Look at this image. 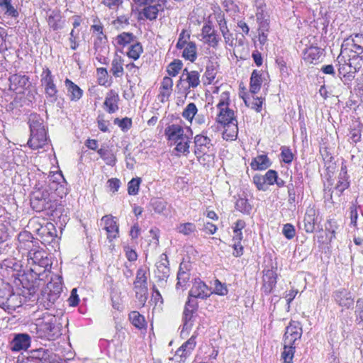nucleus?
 <instances>
[{
    "label": "nucleus",
    "instance_id": "obj_1",
    "mask_svg": "<svg viewBox=\"0 0 363 363\" xmlns=\"http://www.w3.org/2000/svg\"><path fill=\"white\" fill-rule=\"evenodd\" d=\"M30 138L28 145L32 150H39L48 146L47 129L43 119L37 113H31L29 116Z\"/></svg>",
    "mask_w": 363,
    "mask_h": 363
},
{
    "label": "nucleus",
    "instance_id": "obj_2",
    "mask_svg": "<svg viewBox=\"0 0 363 363\" xmlns=\"http://www.w3.org/2000/svg\"><path fill=\"white\" fill-rule=\"evenodd\" d=\"M30 332L35 333L36 337L54 340L60 335V328L57 325V318L48 313H43L35 323L30 325Z\"/></svg>",
    "mask_w": 363,
    "mask_h": 363
},
{
    "label": "nucleus",
    "instance_id": "obj_3",
    "mask_svg": "<svg viewBox=\"0 0 363 363\" xmlns=\"http://www.w3.org/2000/svg\"><path fill=\"white\" fill-rule=\"evenodd\" d=\"M302 333V327L298 322L291 321L286 327L284 338V351L281 353L284 363H293L296 342L301 337Z\"/></svg>",
    "mask_w": 363,
    "mask_h": 363
},
{
    "label": "nucleus",
    "instance_id": "obj_4",
    "mask_svg": "<svg viewBox=\"0 0 363 363\" xmlns=\"http://www.w3.org/2000/svg\"><path fill=\"white\" fill-rule=\"evenodd\" d=\"M57 184L53 182L52 187L41 186L35 189L30 199V205L35 211L40 212L55 208L56 206L55 193L50 191V189L56 188Z\"/></svg>",
    "mask_w": 363,
    "mask_h": 363
},
{
    "label": "nucleus",
    "instance_id": "obj_5",
    "mask_svg": "<svg viewBox=\"0 0 363 363\" xmlns=\"http://www.w3.org/2000/svg\"><path fill=\"white\" fill-rule=\"evenodd\" d=\"M194 152L198 161L205 165L206 159L213 155V145L211 140L203 134L196 135L194 138Z\"/></svg>",
    "mask_w": 363,
    "mask_h": 363
},
{
    "label": "nucleus",
    "instance_id": "obj_6",
    "mask_svg": "<svg viewBox=\"0 0 363 363\" xmlns=\"http://www.w3.org/2000/svg\"><path fill=\"white\" fill-rule=\"evenodd\" d=\"M343 52L337 57V62L339 64V74L342 76L345 80L351 81L354 77V73L359 70L362 67V62L361 58H353L349 55V59L346 60Z\"/></svg>",
    "mask_w": 363,
    "mask_h": 363
},
{
    "label": "nucleus",
    "instance_id": "obj_7",
    "mask_svg": "<svg viewBox=\"0 0 363 363\" xmlns=\"http://www.w3.org/2000/svg\"><path fill=\"white\" fill-rule=\"evenodd\" d=\"M200 74L198 71H189L185 68L182 74L177 82L176 89L178 93L184 94L186 96L191 89H196L200 85Z\"/></svg>",
    "mask_w": 363,
    "mask_h": 363
},
{
    "label": "nucleus",
    "instance_id": "obj_8",
    "mask_svg": "<svg viewBox=\"0 0 363 363\" xmlns=\"http://www.w3.org/2000/svg\"><path fill=\"white\" fill-rule=\"evenodd\" d=\"M147 270L144 268H140L137 271L135 280L133 283L136 298L143 306L145 305L147 299Z\"/></svg>",
    "mask_w": 363,
    "mask_h": 363
},
{
    "label": "nucleus",
    "instance_id": "obj_9",
    "mask_svg": "<svg viewBox=\"0 0 363 363\" xmlns=\"http://www.w3.org/2000/svg\"><path fill=\"white\" fill-rule=\"evenodd\" d=\"M138 6H144L143 14L150 21L155 20L160 11H163L166 0H132Z\"/></svg>",
    "mask_w": 363,
    "mask_h": 363
},
{
    "label": "nucleus",
    "instance_id": "obj_10",
    "mask_svg": "<svg viewBox=\"0 0 363 363\" xmlns=\"http://www.w3.org/2000/svg\"><path fill=\"white\" fill-rule=\"evenodd\" d=\"M41 83L45 89L47 99L51 102L56 101L58 90L54 83V76L52 75L51 71L48 67L43 69L41 74Z\"/></svg>",
    "mask_w": 363,
    "mask_h": 363
},
{
    "label": "nucleus",
    "instance_id": "obj_11",
    "mask_svg": "<svg viewBox=\"0 0 363 363\" xmlns=\"http://www.w3.org/2000/svg\"><path fill=\"white\" fill-rule=\"evenodd\" d=\"M192 133L191 129L184 127L179 124H172L164 130V135L167 139L172 143H177V141L185 139L184 137Z\"/></svg>",
    "mask_w": 363,
    "mask_h": 363
},
{
    "label": "nucleus",
    "instance_id": "obj_12",
    "mask_svg": "<svg viewBox=\"0 0 363 363\" xmlns=\"http://www.w3.org/2000/svg\"><path fill=\"white\" fill-rule=\"evenodd\" d=\"M28 264L31 271L35 272L37 267L45 269L50 266V260L43 250H30L28 253Z\"/></svg>",
    "mask_w": 363,
    "mask_h": 363
},
{
    "label": "nucleus",
    "instance_id": "obj_13",
    "mask_svg": "<svg viewBox=\"0 0 363 363\" xmlns=\"http://www.w3.org/2000/svg\"><path fill=\"white\" fill-rule=\"evenodd\" d=\"M9 88L16 94H24L30 86L28 77L21 74H13L9 77Z\"/></svg>",
    "mask_w": 363,
    "mask_h": 363
},
{
    "label": "nucleus",
    "instance_id": "obj_14",
    "mask_svg": "<svg viewBox=\"0 0 363 363\" xmlns=\"http://www.w3.org/2000/svg\"><path fill=\"white\" fill-rule=\"evenodd\" d=\"M201 36L204 43L214 48L218 45L220 40L210 21L206 22L203 26Z\"/></svg>",
    "mask_w": 363,
    "mask_h": 363
},
{
    "label": "nucleus",
    "instance_id": "obj_15",
    "mask_svg": "<svg viewBox=\"0 0 363 363\" xmlns=\"http://www.w3.org/2000/svg\"><path fill=\"white\" fill-rule=\"evenodd\" d=\"M350 45V55L353 58H361L363 62V35L357 33L347 39Z\"/></svg>",
    "mask_w": 363,
    "mask_h": 363
},
{
    "label": "nucleus",
    "instance_id": "obj_16",
    "mask_svg": "<svg viewBox=\"0 0 363 363\" xmlns=\"http://www.w3.org/2000/svg\"><path fill=\"white\" fill-rule=\"evenodd\" d=\"M104 223V229L106 231L108 239L111 241L118 237L119 230L116 220L111 215H106L101 218Z\"/></svg>",
    "mask_w": 363,
    "mask_h": 363
},
{
    "label": "nucleus",
    "instance_id": "obj_17",
    "mask_svg": "<svg viewBox=\"0 0 363 363\" xmlns=\"http://www.w3.org/2000/svg\"><path fill=\"white\" fill-rule=\"evenodd\" d=\"M30 345V337L28 334L18 333L15 335L10 343V348L12 351L18 352L27 350Z\"/></svg>",
    "mask_w": 363,
    "mask_h": 363
},
{
    "label": "nucleus",
    "instance_id": "obj_18",
    "mask_svg": "<svg viewBox=\"0 0 363 363\" xmlns=\"http://www.w3.org/2000/svg\"><path fill=\"white\" fill-rule=\"evenodd\" d=\"M211 291L206 284L200 280L195 281L189 295L194 298L204 299L210 296Z\"/></svg>",
    "mask_w": 363,
    "mask_h": 363
},
{
    "label": "nucleus",
    "instance_id": "obj_19",
    "mask_svg": "<svg viewBox=\"0 0 363 363\" xmlns=\"http://www.w3.org/2000/svg\"><path fill=\"white\" fill-rule=\"evenodd\" d=\"M197 333L194 334L177 350L174 357H179L180 361H184L187 356L194 350L196 345V338Z\"/></svg>",
    "mask_w": 363,
    "mask_h": 363
},
{
    "label": "nucleus",
    "instance_id": "obj_20",
    "mask_svg": "<svg viewBox=\"0 0 363 363\" xmlns=\"http://www.w3.org/2000/svg\"><path fill=\"white\" fill-rule=\"evenodd\" d=\"M277 274L272 269L264 271L262 291L265 294H270L277 284Z\"/></svg>",
    "mask_w": 363,
    "mask_h": 363
},
{
    "label": "nucleus",
    "instance_id": "obj_21",
    "mask_svg": "<svg viewBox=\"0 0 363 363\" xmlns=\"http://www.w3.org/2000/svg\"><path fill=\"white\" fill-rule=\"evenodd\" d=\"M173 87V80L170 77H164L160 87V93L157 96L158 99L164 103L168 101L171 96Z\"/></svg>",
    "mask_w": 363,
    "mask_h": 363
},
{
    "label": "nucleus",
    "instance_id": "obj_22",
    "mask_svg": "<svg viewBox=\"0 0 363 363\" xmlns=\"http://www.w3.org/2000/svg\"><path fill=\"white\" fill-rule=\"evenodd\" d=\"M52 352L45 348H38L30 351L29 358L34 363H52Z\"/></svg>",
    "mask_w": 363,
    "mask_h": 363
},
{
    "label": "nucleus",
    "instance_id": "obj_23",
    "mask_svg": "<svg viewBox=\"0 0 363 363\" xmlns=\"http://www.w3.org/2000/svg\"><path fill=\"white\" fill-rule=\"evenodd\" d=\"M15 297L10 285L0 281V306H11V298Z\"/></svg>",
    "mask_w": 363,
    "mask_h": 363
},
{
    "label": "nucleus",
    "instance_id": "obj_24",
    "mask_svg": "<svg viewBox=\"0 0 363 363\" xmlns=\"http://www.w3.org/2000/svg\"><path fill=\"white\" fill-rule=\"evenodd\" d=\"M196 311L184 308L183 313V328L181 331V336L185 337L189 335V331L191 330L194 323V313Z\"/></svg>",
    "mask_w": 363,
    "mask_h": 363
},
{
    "label": "nucleus",
    "instance_id": "obj_25",
    "mask_svg": "<svg viewBox=\"0 0 363 363\" xmlns=\"http://www.w3.org/2000/svg\"><path fill=\"white\" fill-rule=\"evenodd\" d=\"M335 301L342 307L350 308L353 306L354 299L350 291L341 289L335 293Z\"/></svg>",
    "mask_w": 363,
    "mask_h": 363
},
{
    "label": "nucleus",
    "instance_id": "obj_26",
    "mask_svg": "<svg viewBox=\"0 0 363 363\" xmlns=\"http://www.w3.org/2000/svg\"><path fill=\"white\" fill-rule=\"evenodd\" d=\"M119 96L118 94L113 91H109L105 98L104 103V108L109 113H113L118 110Z\"/></svg>",
    "mask_w": 363,
    "mask_h": 363
},
{
    "label": "nucleus",
    "instance_id": "obj_27",
    "mask_svg": "<svg viewBox=\"0 0 363 363\" xmlns=\"http://www.w3.org/2000/svg\"><path fill=\"white\" fill-rule=\"evenodd\" d=\"M318 217L313 208H308L305 213L303 223L304 229L307 233H313L315 229Z\"/></svg>",
    "mask_w": 363,
    "mask_h": 363
},
{
    "label": "nucleus",
    "instance_id": "obj_28",
    "mask_svg": "<svg viewBox=\"0 0 363 363\" xmlns=\"http://www.w3.org/2000/svg\"><path fill=\"white\" fill-rule=\"evenodd\" d=\"M48 26L53 30H57L63 27V21L60 11L58 9L51 10L48 13Z\"/></svg>",
    "mask_w": 363,
    "mask_h": 363
},
{
    "label": "nucleus",
    "instance_id": "obj_29",
    "mask_svg": "<svg viewBox=\"0 0 363 363\" xmlns=\"http://www.w3.org/2000/svg\"><path fill=\"white\" fill-rule=\"evenodd\" d=\"M157 276L160 279H164L169 275V267L167 255L162 253L160 257V260L156 264Z\"/></svg>",
    "mask_w": 363,
    "mask_h": 363
},
{
    "label": "nucleus",
    "instance_id": "obj_30",
    "mask_svg": "<svg viewBox=\"0 0 363 363\" xmlns=\"http://www.w3.org/2000/svg\"><path fill=\"white\" fill-rule=\"evenodd\" d=\"M322 55V50L317 46H310L303 51V60L308 63H316L320 56Z\"/></svg>",
    "mask_w": 363,
    "mask_h": 363
},
{
    "label": "nucleus",
    "instance_id": "obj_31",
    "mask_svg": "<svg viewBox=\"0 0 363 363\" xmlns=\"http://www.w3.org/2000/svg\"><path fill=\"white\" fill-rule=\"evenodd\" d=\"M350 186L346 167H342L338 175V181L335 185V191L340 196Z\"/></svg>",
    "mask_w": 363,
    "mask_h": 363
},
{
    "label": "nucleus",
    "instance_id": "obj_32",
    "mask_svg": "<svg viewBox=\"0 0 363 363\" xmlns=\"http://www.w3.org/2000/svg\"><path fill=\"white\" fill-rule=\"evenodd\" d=\"M219 110V113L217 116V121L221 124H228L233 121H237L235 116L234 111L228 108L222 107L218 108Z\"/></svg>",
    "mask_w": 363,
    "mask_h": 363
},
{
    "label": "nucleus",
    "instance_id": "obj_33",
    "mask_svg": "<svg viewBox=\"0 0 363 363\" xmlns=\"http://www.w3.org/2000/svg\"><path fill=\"white\" fill-rule=\"evenodd\" d=\"M271 165V162L267 155H259L254 157L250 163L253 170H264Z\"/></svg>",
    "mask_w": 363,
    "mask_h": 363
},
{
    "label": "nucleus",
    "instance_id": "obj_34",
    "mask_svg": "<svg viewBox=\"0 0 363 363\" xmlns=\"http://www.w3.org/2000/svg\"><path fill=\"white\" fill-rule=\"evenodd\" d=\"M65 85L67 90L69 96L72 101H78L83 94V91L69 79L65 81Z\"/></svg>",
    "mask_w": 363,
    "mask_h": 363
},
{
    "label": "nucleus",
    "instance_id": "obj_35",
    "mask_svg": "<svg viewBox=\"0 0 363 363\" xmlns=\"http://www.w3.org/2000/svg\"><path fill=\"white\" fill-rule=\"evenodd\" d=\"M266 6L257 9L256 18L259 24V28L263 30H269V15L265 9Z\"/></svg>",
    "mask_w": 363,
    "mask_h": 363
},
{
    "label": "nucleus",
    "instance_id": "obj_36",
    "mask_svg": "<svg viewBox=\"0 0 363 363\" xmlns=\"http://www.w3.org/2000/svg\"><path fill=\"white\" fill-rule=\"evenodd\" d=\"M185 139L177 141L175 145V150L178 154L183 155H188L190 153V144L192 138V133L187 136L184 137Z\"/></svg>",
    "mask_w": 363,
    "mask_h": 363
},
{
    "label": "nucleus",
    "instance_id": "obj_37",
    "mask_svg": "<svg viewBox=\"0 0 363 363\" xmlns=\"http://www.w3.org/2000/svg\"><path fill=\"white\" fill-rule=\"evenodd\" d=\"M182 50H183L182 57L191 62L196 61L197 58V47L194 42H189Z\"/></svg>",
    "mask_w": 363,
    "mask_h": 363
},
{
    "label": "nucleus",
    "instance_id": "obj_38",
    "mask_svg": "<svg viewBox=\"0 0 363 363\" xmlns=\"http://www.w3.org/2000/svg\"><path fill=\"white\" fill-rule=\"evenodd\" d=\"M218 65L213 62H210L206 67L203 74L204 83L211 84L213 82L218 72Z\"/></svg>",
    "mask_w": 363,
    "mask_h": 363
},
{
    "label": "nucleus",
    "instance_id": "obj_39",
    "mask_svg": "<svg viewBox=\"0 0 363 363\" xmlns=\"http://www.w3.org/2000/svg\"><path fill=\"white\" fill-rule=\"evenodd\" d=\"M225 130L223 133V138L227 140H234L238 133V121H233L228 124H223Z\"/></svg>",
    "mask_w": 363,
    "mask_h": 363
},
{
    "label": "nucleus",
    "instance_id": "obj_40",
    "mask_svg": "<svg viewBox=\"0 0 363 363\" xmlns=\"http://www.w3.org/2000/svg\"><path fill=\"white\" fill-rule=\"evenodd\" d=\"M262 72L261 71L254 70L251 74L250 77V91L252 94H257L262 85Z\"/></svg>",
    "mask_w": 363,
    "mask_h": 363
},
{
    "label": "nucleus",
    "instance_id": "obj_41",
    "mask_svg": "<svg viewBox=\"0 0 363 363\" xmlns=\"http://www.w3.org/2000/svg\"><path fill=\"white\" fill-rule=\"evenodd\" d=\"M97 153L104 160L107 165L114 166L116 162V157L111 150L106 147H101L97 150Z\"/></svg>",
    "mask_w": 363,
    "mask_h": 363
},
{
    "label": "nucleus",
    "instance_id": "obj_42",
    "mask_svg": "<svg viewBox=\"0 0 363 363\" xmlns=\"http://www.w3.org/2000/svg\"><path fill=\"white\" fill-rule=\"evenodd\" d=\"M135 38L133 33L123 32L117 35L115 42L117 45L125 47L129 44L134 43L135 42Z\"/></svg>",
    "mask_w": 363,
    "mask_h": 363
},
{
    "label": "nucleus",
    "instance_id": "obj_43",
    "mask_svg": "<svg viewBox=\"0 0 363 363\" xmlns=\"http://www.w3.org/2000/svg\"><path fill=\"white\" fill-rule=\"evenodd\" d=\"M111 72L115 77H121L123 74V60L121 57H116L111 62Z\"/></svg>",
    "mask_w": 363,
    "mask_h": 363
},
{
    "label": "nucleus",
    "instance_id": "obj_44",
    "mask_svg": "<svg viewBox=\"0 0 363 363\" xmlns=\"http://www.w3.org/2000/svg\"><path fill=\"white\" fill-rule=\"evenodd\" d=\"M129 319L131 323L137 328L142 329L146 325V322L143 315L138 311H132L129 314Z\"/></svg>",
    "mask_w": 363,
    "mask_h": 363
},
{
    "label": "nucleus",
    "instance_id": "obj_45",
    "mask_svg": "<svg viewBox=\"0 0 363 363\" xmlns=\"http://www.w3.org/2000/svg\"><path fill=\"white\" fill-rule=\"evenodd\" d=\"M0 8L9 16L17 17L18 16L17 9L11 5V0H0Z\"/></svg>",
    "mask_w": 363,
    "mask_h": 363
},
{
    "label": "nucleus",
    "instance_id": "obj_46",
    "mask_svg": "<svg viewBox=\"0 0 363 363\" xmlns=\"http://www.w3.org/2000/svg\"><path fill=\"white\" fill-rule=\"evenodd\" d=\"M143 49L140 43L135 42L134 43L131 44L128 48V50L127 52V55L128 57L136 60H138L140 55L143 53Z\"/></svg>",
    "mask_w": 363,
    "mask_h": 363
},
{
    "label": "nucleus",
    "instance_id": "obj_47",
    "mask_svg": "<svg viewBox=\"0 0 363 363\" xmlns=\"http://www.w3.org/2000/svg\"><path fill=\"white\" fill-rule=\"evenodd\" d=\"M197 112L198 109L196 104L194 103H189L184 109L182 115L184 118L191 123Z\"/></svg>",
    "mask_w": 363,
    "mask_h": 363
},
{
    "label": "nucleus",
    "instance_id": "obj_48",
    "mask_svg": "<svg viewBox=\"0 0 363 363\" xmlns=\"http://www.w3.org/2000/svg\"><path fill=\"white\" fill-rule=\"evenodd\" d=\"M235 208L243 213L250 214L252 206L247 199L239 198L235 202Z\"/></svg>",
    "mask_w": 363,
    "mask_h": 363
},
{
    "label": "nucleus",
    "instance_id": "obj_49",
    "mask_svg": "<svg viewBox=\"0 0 363 363\" xmlns=\"http://www.w3.org/2000/svg\"><path fill=\"white\" fill-rule=\"evenodd\" d=\"M247 107L255 110L257 112H260L262 110V101L259 98H252L251 100L250 98L245 97V96H241Z\"/></svg>",
    "mask_w": 363,
    "mask_h": 363
},
{
    "label": "nucleus",
    "instance_id": "obj_50",
    "mask_svg": "<svg viewBox=\"0 0 363 363\" xmlns=\"http://www.w3.org/2000/svg\"><path fill=\"white\" fill-rule=\"evenodd\" d=\"M183 63L180 60H174L167 67V72L170 77H176L182 69Z\"/></svg>",
    "mask_w": 363,
    "mask_h": 363
},
{
    "label": "nucleus",
    "instance_id": "obj_51",
    "mask_svg": "<svg viewBox=\"0 0 363 363\" xmlns=\"http://www.w3.org/2000/svg\"><path fill=\"white\" fill-rule=\"evenodd\" d=\"M177 231L184 235H189L196 230V225L193 223H185L179 224L177 228Z\"/></svg>",
    "mask_w": 363,
    "mask_h": 363
},
{
    "label": "nucleus",
    "instance_id": "obj_52",
    "mask_svg": "<svg viewBox=\"0 0 363 363\" xmlns=\"http://www.w3.org/2000/svg\"><path fill=\"white\" fill-rule=\"evenodd\" d=\"M94 47L96 52H104L106 48V37L105 35H101L94 40Z\"/></svg>",
    "mask_w": 363,
    "mask_h": 363
},
{
    "label": "nucleus",
    "instance_id": "obj_53",
    "mask_svg": "<svg viewBox=\"0 0 363 363\" xmlns=\"http://www.w3.org/2000/svg\"><path fill=\"white\" fill-rule=\"evenodd\" d=\"M96 73L98 76V82L100 85L106 86H110L111 84L108 80V72L106 68H97Z\"/></svg>",
    "mask_w": 363,
    "mask_h": 363
},
{
    "label": "nucleus",
    "instance_id": "obj_54",
    "mask_svg": "<svg viewBox=\"0 0 363 363\" xmlns=\"http://www.w3.org/2000/svg\"><path fill=\"white\" fill-rule=\"evenodd\" d=\"M189 39L190 33L186 30H182L179 33V39L176 44L177 49L182 50L185 47V45H187V44L190 42Z\"/></svg>",
    "mask_w": 363,
    "mask_h": 363
},
{
    "label": "nucleus",
    "instance_id": "obj_55",
    "mask_svg": "<svg viewBox=\"0 0 363 363\" xmlns=\"http://www.w3.org/2000/svg\"><path fill=\"white\" fill-rule=\"evenodd\" d=\"M141 179L139 177L133 178L128 184V192L130 195H136L139 191Z\"/></svg>",
    "mask_w": 363,
    "mask_h": 363
},
{
    "label": "nucleus",
    "instance_id": "obj_56",
    "mask_svg": "<svg viewBox=\"0 0 363 363\" xmlns=\"http://www.w3.org/2000/svg\"><path fill=\"white\" fill-rule=\"evenodd\" d=\"M127 69L126 78L128 82H130L132 79L136 77L139 74V67L134 63H129L125 66Z\"/></svg>",
    "mask_w": 363,
    "mask_h": 363
},
{
    "label": "nucleus",
    "instance_id": "obj_57",
    "mask_svg": "<svg viewBox=\"0 0 363 363\" xmlns=\"http://www.w3.org/2000/svg\"><path fill=\"white\" fill-rule=\"evenodd\" d=\"M253 183L256 186L258 190L266 191L268 189L265 178L264 176L260 174H255L253 177Z\"/></svg>",
    "mask_w": 363,
    "mask_h": 363
},
{
    "label": "nucleus",
    "instance_id": "obj_58",
    "mask_svg": "<svg viewBox=\"0 0 363 363\" xmlns=\"http://www.w3.org/2000/svg\"><path fill=\"white\" fill-rule=\"evenodd\" d=\"M189 279V274L186 271H182V266H179V269L177 273V287H183Z\"/></svg>",
    "mask_w": 363,
    "mask_h": 363
},
{
    "label": "nucleus",
    "instance_id": "obj_59",
    "mask_svg": "<svg viewBox=\"0 0 363 363\" xmlns=\"http://www.w3.org/2000/svg\"><path fill=\"white\" fill-rule=\"evenodd\" d=\"M48 289L49 291L54 294L55 295L60 294L62 291V284L61 281L59 280L58 281H50L47 285Z\"/></svg>",
    "mask_w": 363,
    "mask_h": 363
},
{
    "label": "nucleus",
    "instance_id": "obj_60",
    "mask_svg": "<svg viewBox=\"0 0 363 363\" xmlns=\"http://www.w3.org/2000/svg\"><path fill=\"white\" fill-rule=\"evenodd\" d=\"M214 293L220 295L225 296L228 293L227 287L225 284H223L218 279L214 281Z\"/></svg>",
    "mask_w": 363,
    "mask_h": 363
},
{
    "label": "nucleus",
    "instance_id": "obj_61",
    "mask_svg": "<svg viewBox=\"0 0 363 363\" xmlns=\"http://www.w3.org/2000/svg\"><path fill=\"white\" fill-rule=\"evenodd\" d=\"M282 233L287 239H292L296 234L294 226L290 223L285 224L283 227Z\"/></svg>",
    "mask_w": 363,
    "mask_h": 363
},
{
    "label": "nucleus",
    "instance_id": "obj_62",
    "mask_svg": "<svg viewBox=\"0 0 363 363\" xmlns=\"http://www.w3.org/2000/svg\"><path fill=\"white\" fill-rule=\"evenodd\" d=\"M277 172L275 170L269 169L264 175L267 186L273 185L277 182Z\"/></svg>",
    "mask_w": 363,
    "mask_h": 363
},
{
    "label": "nucleus",
    "instance_id": "obj_63",
    "mask_svg": "<svg viewBox=\"0 0 363 363\" xmlns=\"http://www.w3.org/2000/svg\"><path fill=\"white\" fill-rule=\"evenodd\" d=\"M114 123L118 125L123 130H128L131 127L132 121L129 118H124L122 119L116 118Z\"/></svg>",
    "mask_w": 363,
    "mask_h": 363
},
{
    "label": "nucleus",
    "instance_id": "obj_64",
    "mask_svg": "<svg viewBox=\"0 0 363 363\" xmlns=\"http://www.w3.org/2000/svg\"><path fill=\"white\" fill-rule=\"evenodd\" d=\"M230 93L227 91L220 94L217 108L226 107L229 106Z\"/></svg>",
    "mask_w": 363,
    "mask_h": 363
}]
</instances>
